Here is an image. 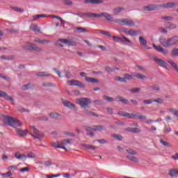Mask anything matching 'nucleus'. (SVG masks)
I'll return each mask as SVG.
<instances>
[{"label":"nucleus","mask_w":178,"mask_h":178,"mask_svg":"<svg viewBox=\"0 0 178 178\" xmlns=\"http://www.w3.org/2000/svg\"><path fill=\"white\" fill-rule=\"evenodd\" d=\"M153 102H154V100L152 101V99H147V100L143 101V103L145 105H151V104H152Z\"/></svg>","instance_id":"obj_56"},{"label":"nucleus","mask_w":178,"mask_h":178,"mask_svg":"<svg viewBox=\"0 0 178 178\" xmlns=\"http://www.w3.org/2000/svg\"><path fill=\"white\" fill-rule=\"evenodd\" d=\"M22 48L24 49H26L27 51H35L36 52H42V49L37 47V45L33 43H25L24 45H22Z\"/></svg>","instance_id":"obj_5"},{"label":"nucleus","mask_w":178,"mask_h":178,"mask_svg":"<svg viewBox=\"0 0 178 178\" xmlns=\"http://www.w3.org/2000/svg\"><path fill=\"white\" fill-rule=\"evenodd\" d=\"M15 131H16L17 134L18 136H19V137H24V136H27V133H29V131H27V129H25L23 131L19 128H16Z\"/></svg>","instance_id":"obj_18"},{"label":"nucleus","mask_w":178,"mask_h":178,"mask_svg":"<svg viewBox=\"0 0 178 178\" xmlns=\"http://www.w3.org/2000/svg\"><path fill=\"white\" fill-rule=\"evenodd\" d=\"M115 23L120 24V26H127L128 27H134L136 26L134 21L127 18L115 19Z\"/></svg>","instance_id":"obj_4"},{"label":"nucleus","mask_w":178,"mask_h":178,"mask_svg":"<svg viewBox=\"0 0 178 178\" xmlns=\"http://www.w3.org/2000/svg\"><path fill=\"white\" fill-rule=\"evenodd\" d=\"M15 156L16 159H19L20 161H22V162L26 161L27 159V156H26V154H22L19 152H15Z\"/></svg>","instance_id":"obj_16"},{"label":"nucleus","mask_w":178,"mask_h":178,"mask_svg":"<svg viewBox=\"0 0 178 178\" xmlns=\"http://www.w3.org/2000/svg\"><path fill=\"white\" fill-rule=\"evenodd\" d=\"M160 8H163L164 9H167L168 8H175V3L168 2L164 4L160 5Z\"/></svg>","instance_id":"obj_23"},{"label":"nucleus","mask_w":178,"mask_h":178,"mask_svg":"<svg viewBox=\"0 0 178 178\" xmlns=\"http://www.w3.org/2000/svg\"><path fill=\"white\" fill-rule=\"evenodd\" d=\"M30 129L33 132V134H31L32 137L38 140H40V138H44V136H45L44 133L40 131L38 129H37V128H35V127L31 126Z\"/></svg>","instance_id":"obj_6"},{"label":"nucleus","mask_w":178,"mask_h":178,"mask_svg":"<svg viewBox=\"0 0 178 178\" xmlns=\"http://www.w3.org/2000/svg\"><path fill=\"white\" fill-rule=\"evenodd\" d=\"M39 44H49V40H40V41L39 42Z\"/></svg>","instance_id":"obj_64"},{"label":"nucleus","mask_w":178,"mask_h":178,"mask_svg":"<svg viewBox=\"0 0 178 178\" xmlns=\"http://www.w3.org/2000/svg\"><path fill=\"white\" fill-rule=\"evenodd\" d=\"M84 3H91L92 5H98L104 3V0H85Z\"/></svg>","instance_id":"obj_19"},{"label":"nucleus","mask_w":178,"mask_h":178,"mask_svg":"<svg viewBox=\"0 0 178 178\" xmlns=\"http://www.w3.org/2000/svg\"><path fill=\"white\" fill-rule=\"evenodd\" d=\"M19 170L21 173H24V172H29L30 170V168L29 167L22 168Z\"/></svg>","instance_id":"obj_55"},{"label":"nucleus","mask_w":178,"mask_h":178,"mask_svg":"<svg viewBox=\"0 0 178 178\" xmlns=\"http://www.w3.org/2000/svg\"><path fill=\"white\" fill-rule=\"evenodd\" d=\"M134 77H136V79H139L140 80H145V79H147V76L140 73H135Z\"/></svg>","instance_id":"obj_30"},{"label":"nucleus","mask_w":178,"mask_h":178,"mask_svg":"<svg viewBox=\"0 0 178 178\" xmlns=\"http://www.w3.org/2000/svg\"><path fill=\"white\" fill-rule=\"evenodd\" d=\"M172 54L174 56H178V49H172Z\"/></svg>","instance_id":"obj_57"},{"label":"nucleus","mask_w":178,"mask_h":178,"mask_svg":"<svg viewBox=\"0 0 178 178\" xmlns=\"http://www.w3.org/2000/svg\"><path fill=\"white\" fill-rule=\"evenodd\" d=\"M113 41H115V42H120V41H121L122 42H123L124 40H122V38L118 37V36H111Z\"/></svg>","instance_id":"obj_46"},{"label":"nucleus","mask_w":178,"mask_h":178,"mask_svg":"<svg viewBox=\"0 0 178 178\" xmlns=\"http://www.w3.org/2000/svg\"><path fill=\"white\" fill-rule=\"evenodd\" d=\"M176 24L172 23H168L167 29H176Z\"/></svg>","instance_id":"obj_51"},{"label":"nucleus","mask_w":178,"mask_h":178,"mask_svg":"<svg viewBox=\"0 0 178 178\" xmlns=\"http://www.w3.org/2000/svg\"><path fill=\"white\" fill-rule=\"evenodd\" d=\"M49 116L52 119H60V118H62V115L60 114L55 112L50 113L49 114Z\"/></svg>","instance_id":"obj_26"},{"label":"nucleus","mask_w":178,"mask_h":178,"mask_svg":"<svg viewBox=\"0 0 178 178\" xmlns=\"http://www.w3.org/2000/svg\"><path fill=\"white\" fill-rule=\"evenodd\" d=\"M129 119H136V120H145L147 116L143 115L140 113H129Z\"/></svg>","instance_id":"obj_9"},{"label":"nucleus","mask_w":178,"mask_h":178,"mask_svg":"<svg viewBox=\"0 0 178 178\" xmlns=\"http://www.w3.org/2000/svg\"><path fill=\"white\" fill-rule=\"evenodd\" d=\"M153 102H156L157 104H163V100L162 99V98H156L155 99L153 100Z\"/></svg>","instance_id":"obj_53"},{"label":"nucleus","mask_w":178,"mask_h":178,"mask_svg":"<svg viewBox=\"0 0 178 178\" xmlns=\"http://www.w3.org/2000/svg\"><path fill=\"white\" fill-rule=\"evenodd\" d=\"M75 33H87L88 31V30H87L86 28H83V27H76L74 29Z\"/></svg>","instance_id":"obj_27"},{"label":"nucleus","mask_w":178,"mask_h":178,"mask_svg":"<svg viewBox=\"0 0 178 178\" xmlns=\"http://www.w3.org/2000/svg\"><path fill=\"white\" fill-rule=\"evenodd\" d=\"M80 76H81V77H85V80L87 83H92L93 84L95 83H99V80L94 77L87 76V74L84 72H80Z\"/></svg>","instance_id":"obj_8"},{"label":"nucleus","mask_w":178,"mask_h":178,"mask_svg":"<svg viewBox=\"0 0 178 178\" xmlns=\"http://www.w3.org/2000/svg\"><path fill=\"white\" fill-rule=\"evenodd\" d=\"M139 42L142 47H145V45H147V40L143 36L139 37Z\"/></svg>","instance_id":"obj_32"},{"label":"nucleus","mask_w":178,"mask_h":178,"mask_svg":"<svg viewBox=\"0 0 178 178\" xmlns=\"http://www.w3.org/2000/svg\"><path fill=\"white\" fill-rule=\"evenodd\" d=\"M161 19H163V20H168V22H170V21L173 20V17L165 16V17H162Z\"/></svg>","instance_id":"obj_54"},{"label":"nucleus","mask_w":178,"mask_h":178,"mask_svg":"<svg viewBox=\"0 0 178 178\" xmlns=\"http://www.w3.org/2000/svg\"><path fill=\"white\" fill-rule=\"evenodd\" d=\"M103 99H105V101H107L108 102H113V101H115V99H113V97H111L107 95H104Z\"/></svg>","instance_id":"obj_41"},{"label":"nucleus","mask_w":178,"mask_h":178,"mask_svg":"<svg viewBox=\"0 0 178 178\" xmlns=\"http://www.w3.org/2000/svg\"><path fill=\"white\" fill-rule=\"evenodd\" d=\"M43 87H55V85L51 82H45L42 84Z\"/></svg>","instance_id":"obj_48"},{"label":"nucleus","mask_w":178,"mask_h":178,"mask_svg":"<svg viewBox=\"0 0 178 178\" xmlns=\"http://www.w3.org/2000/svg\"><path fill=\"white\" fill-rule=\"evenodd\" d=\"M129 91L132 94H136V92H140V91H141V88H133L130 89Z\"/></svg>","instance_id":"obj_44"},{"label":"nucleus","mask_w":178,"mask_h":178,"mask_svg":"<svg viewBox=\"0 0 178 178\" xmlns=\"http://www.w3.org/2000/svg\"><path fill=\"white\" fill-rule=\"evenodd\" d=\"M39 120H41L42 122H48V117L42 116L40 117Z\"/></svg>","instance_id":"obj_63"},{"label":"nucleus","mask_w":178,"mask_h":178,"mask_svg":"<svg viewBox=\"0 0 178 178\" xmlns=\"http://www.w3.org/2000/svg\"><path fill=\"white\" fill-rule=\"evenodd\" d=\"M75 102L77 105H80L82 109H88L90 104H91L90 99L86 97L78 98L76 99Z\"/></svg>","instance_id":"obj_3"},{"label":"nucleus","mask_w":178,"mask_h":178,"mask_svg":"<svg viewBox=\"0 0 178 178\" xmlns=\"http://www.w3.org/2000/svg\"><path fill=\"white\" fill-rule=\"evenodd\" d=\"M172 132V128L169 125H164V129H163V133L165 134H169V133Z\"/></svg>","instance_id":"obj_31"},{"label":"nucleus","mask_w":178,"mask_h":178,"mask_svg":"<svg viewBox=\"0 0 178 178\" xmlns=\"http://www.w3.org/2000/svg\"><path fill=\"white\" fill-rule=\"evenodd\" d=\"M153 47L156 49V51H158V52L163 54V55H168V49H165L161 46H156L155 44H153Z\"/></svg>","instance_id":"obj_17"},{"label":"nucleus","mask_w":178,"mask_h":178,"mask_svg":"<svg viewBox=\"0 0 178 178\" xmlns=\"http://www.w3.org/2000/svg\"><path fill=\"white\" fill-rule=\"evenodd\" d=\"M159 42L165 48H169L170 47H173V45H176L177 44L178 36H172L168 40L163 38H160Z\"/></svg>","instance_id":"obj_1"},{"label":"nucleus","mask_w":178,"mask_h":178,"mask_svg":"<svg viewBox=\"0 0 178 178\" xmlns=\"http://www.w3.org/2000/svg\"><path fill=\"white\" fill-rule=\"evenodd\" d=\"M159 31H160V33H163V34H166V33H168V30L162 27L159 28Z\"/></svg>","instance_id":"obj_62"},{"label":"nucleus","mask_w":178,"mask_h":178,"mask_svg":"<svg viewBox=\"0 0 178 178\" xmlns=\"http://www.w3.org/2000/svg\"><path fill=\"white\" fill-rule=\"evenodd\" d=\"M82 147L86 149H95L97 147L94 145L82 144Z\"/></svg>","instance_id":"obj_38"},{"label":"nucleus","mask_w":178,"mask_h":178,"mask_svg":"<svg viewBox=\"0 0 178 178\" xmlns=\"http://www.w3.org/2000/svg\"><path fill=\"white\" fill-rule=\"evenodd\" d=\"M122 10H124V8L116 7L113 9V13H115V15H118V13H120V12H122Z\"/></svg>","instance_id":"obj_35"},{"label":"nucleus","mask_w":178,"mask_h":178,"mask_svg":"<svg viewBox=\"0 0 178 178\" xmlns=\"http://www.w3.org/2000/svg\"><path fill=\"white\" fill-rule=\"evenodd\" d=\"M3 122L6 124L11 126L12 127H14V129H17V127H20V126L23 125V123L20 121L15 120L13 118L9 117L8 115L4 116Z\"/></svg>","instance_id":"obj_2"},{"label":"nucleus","mask_w":178,"mask_h":178,"mask_svg":"<svg viewBox=\"0 0 178 178\" xmlns=\"http://www.w3.org/2000/svg\"><path fill=\"white\" fill-rule=\"evenodd\" d=\"M118 115H119V116H122V118H128V119H130V113H127V112H118Z\"/></svg>","instance_id":"obj_33"},{"label":"nucleus","mask_w":178,"mask_h":178,"mask_svg":"<svg viewBox=\"0 0 178 178\" xmlns=\"http://www.w3.org/2000/svg\"><path fill=\"white\" fill-rule=\"evenodd\" d=\"M140 34H143L141 30L130 29L129 30L128 35H131V37H136L137 35H140Z\"/></svg>","instance_id":"obj_14"},{"label":"nucleus","mask_w":178,"mask_h":178,"mask_svg":"<svg viewBox=\"0 0 178 178\" xmlns=\"http://www.w3.org/2000/svg\"><path fill=\"white\" fill-rule=\"evenodd\" d=\"M168 112H170V113H172V115H173V116H175V118H177L178 119V110L175 108H169L168 109Z\"/></svg>","instance_id":"obj_24"},{"label":"nucleus","mask_w":178,"mask_h":178,"mask_svg":"<svg viewBox=\"0 0 178 178\" xmlns=\"http://www.w3.org/2000/svg\"><path fill=\"white\" fill-rule=\"evenodd\" d=\"M67 84L68 86H75L76 87H79L80 88H86V85H84V83H81L80 81H77V80H74V79L67 81Z\"/></svg>","instance_id":"obj_7"},{"label":"nucleus","mask_w":178,"mask_h":178,"mask_svg":"<svg viewBox=\"0 0 178 178\" xmlns=\"http://www.w3.org/2000/svg\"><path fill=\"white\" fill-rule=\"evenodd\" d=\"M0 97L1 98H4V99H6L7 101H10L12 105L15 104V100L13 99V97L9 96V95H8V93L6 92L0 90Z\"/></svg>","instance_id":"obj_12"},{"label":"nucleus","mask_w":178,"mask_h":178,"mask_svg":"<svg viewBox=\"0 0 178 178\" xmlns=\"http://www.w3.org/2000/svg\"><path fill=\"white\" fill-rule=\"evenodd\" d=\"M63 104L64 106H65V108H68V109H71L72 111L76 112L77 107H76V106L73 103H72L67 100H63Z\"/></svg>","instance_id":"obj_11"},{"label":"nucleus","mask_w":178,"mask_h":178,"mask_svg":"<svg viewBox=\"0 0 178 178\" xmlns=\"http://www.w3.org/2000/svg\"><path fill=\"white\" fill-rule=\"evenodd\" d=\"M127 158L131 161V162H135L136 163H138L139 161L137 157H134L133 156H127Z\"/></svg>","instance_id":"obj_40"},{"label":"nucleus","mask_w":178,"mask_h":178,"mask_svg":"<svg viewBox=\"0 0 178 178\" xmlns=\"http://www.w3.org/2000/svg\"><path fill=\"white\" fill-rule=\"evenodd\" d=\"M126 151L129 155H137V152L134 151V149H127Z\"/></svg>","instance_id":"obj_49"},{"label":"nucleus","mask_w":178,"mask_h":178,"mask_svg":"<svg viewBox=\"0 0 178 178\" xmlns=\"http://www.w3.org/2000/svg\"><path fill=\"white\" fill-rule=\"evenodd\" d=\"M106 128L102 125H97L93 127V131H105Z\"/></svg>","instance_id":"obj_22"},{"label":"nucleus","mask_w":178,"mask_h":178,"mask_svg":"<svg viewBox=\"0 0 178 178\" xmlns=\"http://www.w3.org/2000/svg\"><path fill=\"white\" fill-rule=\"evenodd\" d=\"M111 137L115 138V140H118V141H122V140H123V136H122V135L112 134Z\"/></svg>","instance_id":"obj_42"},{"label":"nucleus","mask_w":178,"mask_h":178,"mask_svg":"<svg viewBox=\"0 0 178 178\" xmlns=\"http://www.w3.org/2000/svg\"><path fill=\"white\" fill-rule=\"evenodd\" d=\"M117 101H119V102H122V104H124V105H129V100L126 99L124 97L122 96H117L116 97Z\"/></svg>","instance_id":"obj_20"},{"label":"nucleus","mask_w":178,"mask_h":178,"mask_svg":"<svg viewBox=\"0 0 178 178\" xmlns=\"http://www.w3.org/2000/svg\"><path fill=\"white\" fill-rule=\"evenodd\" d=\"M30 30H32V31H34L35 33H41V30H40L38 26L35 24H31L30 26Z\"/></svg>","instance_id":"obj_28"},{"label":"nucleus","mask_w":178,"mask_h":178,"mask_svg":"<svg viewBox=\"0 0 178 178\" xmlns=\"http://www.w3.org/2000/svg\"><path fill=\"white\" fill-rule=\"evenodd\" d=\"M79 16H81V17H83V16L84 17H95V13H81L79 14Z\"/></svg>","instance_id":"obj_21"},{"label":"nucleus","mask_w":178,"mask_h":178,"mask_svg":"<svg viewBox=\"0 0 178 178\" xmlns=\"http://www.w3.org/2000/svg\"><path fill=\"white\" fill-rule=\"evenodd\" d=\"M124 79L126 80V81H127V80H133V76L129 74H124Z\"/></svg>","instance_id":"obj_47"},{"label":"nucleus","mask_w":178,"mask_h":178,"mask_svg":"<svg viewBox=\"0 0 178 178\" xmlns=\"http://www.w3.org/2000/svg\"><path fill=\"white\" fill-rule=\"evenodd\" d=\"M160 143L162 145H163V147H170L169 143L163 140V139H160Z\"/></svg>","instance_id":"obj_50"},{"label":"nucleus","mask_w":178,"mask_h":178,"mask_svg":"<svg viewBox=\"0 0 178 178\" xmlns=\"http://www.w3.org/2000/svg\"><path fill=\"white\" fill-rule=\"evenodd\" d=\"M154 62L159 65L161 67H163L164 69H169V65L165 62V60L158 58L157 57H154Z\"/></svg>","instance_id":"obj_10"},{"label":"nucleus","mask_w":178,"mask_h":178,"mask_svg":"<svg viewBox=\"0 0 178 178\" xmlns=\"http://www.w3.org/2000/svg\"><path fill=\"white\" fill-rule=\"evenodd\" d=\"M51 145L52 147H54V148H62V149H65V151H66V147L60 145V143H54Z\"/></svg>","instance_id":"obj_36"},{"label":"nucleus","mask_w":178,"mask_h":178,"mask_svg":"<svg viewBox=\"0 0 178 178\" xmlns=\"http://www.w3.org/2000/svg\"><path fill=\"white\" fill-rule=\"evenodd\" d=\"M126 131H129V133H141V129L138 128L128 127L126 129Z\"/></svg>","instance_id":"obj_25"},{"label":"nucleus","mask_w":178,"mask_h":178,"mask_svg":"<svg viewBox=\"0 0 178 178\" xmlns=\"http://www.w3.org/2000/svg\"><path fill=\"white\" fill-rule=\"evenodd\" d=\"M167 62H168V63H170V65H171V66L173 67V69H175V70L177 71V72L178 73V67H177V64L176 63H175V62L170 60H167Z\"/></svg>","instance_id":"obj_34"},{"label":"nucleus","mask_w":178,"mask_h":178,"mask_svg":"<svg viewBox=\"0 0 178 178\" xmlns=\"http://www.w3.org/2000/svg\"><path fill=\"white\" fill-rule=\"evenodd\" d=\"M104 17L106 19L108 20V22H115V19H113V17H112V15H111V14L109 13H106Z\"/></svg>","instance_id":"obj_39"},{"label":"nucleus","mask_w":178,"mask_h":178,"mask_svg":"<svg viewBox=\"0 0 178 178\" xmlns=\"http://www.w3.org/2000/svg\"><path fill=\"white\" fill-rule=\"evenodd\" d=\"M11 9L15 10V12H19V13H23V10L19 7H11Z\"/></svg>","instance_id":"obj_52"},{"label":"nucleus","mask_w":178,"mask_h":178,"mask_svg":"<svg viewBox=\"0 0 178 178\" xmlns=\"http://www.w3.org/2000/svg\"><path fill=\"white\" fill-rule=\"evenodd\" d=\"M105 15H106L105 13H102L100 14L95 13V17H98V18L104 17Z\"/></svg>","instance_id":"obj_61"},{"label":"nucleus","mask_w":178,"mask_h":178,"mask_svg":"<svg viewBox=\"0 0 178 178\" xmlns=\"http://www.w3.org/2000/svg\"><path fill=\"white\" fill-rule=\"evenodd\" d=\"M36 76H39L40 77H48L49 76V74L45 72H40L36 73Z\"/></svg>","instance_id":"obj_37"},{"label":"nucleus","mask_w":178,"mask_h":178,"mask_svg":"<svg viewBox=\"0 0 178 178\" xmlns=\"http://www.w3.org/2000/svg\"><path fill=\"white\" fill-rule=\"evenodd\" d=\"M1 60H12L13 59V57L12 56H2L1 57Z\"/></svg>","instance_id":"obj_45"},{"label":"nucleus","mask_w":178,"mask_h":178,"mask_svg":"<svg viewBox=\"0 0 178 178\" xmlns=\"http://www.w3.org/2000/svg\"><path fill=\"white\" fill-rule=\"evenodd\" d=\"M159 8H161L160 5L151 4L147 6H144L143 9L146 10V12H151L152 10H156V9H159Z\"/></svg>","instance_id":"obj_13"},{"label":"nucleus","mask_w":178,"mask_h":178,"mask_svg":"<svg viewBox=\"0 0 178 178\" xmlns=\"http://www.w3.org/2000/svg\"><path fill=\"white\" fill-rule=\"evenodd\" d=\"M63 3H64V5L69 6V5H72L73 2L72 1H70V0H64L63 1Z\"/></svg>","instance_id":"obj_58"},{"label":"nucleus","mask_w":178,"mask_h":178,"mask_svg":"<svg viewBox=\"0 0 178 178\" xmlns=\"http://www.w3.org/2000/svg\"><path fill=\"white\" fill-rule=\"evenodd\" d=\"M106 70L108 73H112L115 72V69L111 68V67H106Z\"/></svg>","instance_id":"obj_59"},{"label":"nucleus","mask_w":178,"mask_h":178,"mask_svg":"<svg viewBox=\"0 0 178 178\" xmlns=\"http://www.w3.org/2000/svg\"><path fill=\"white\" fill-rule=\"evenodd\" d=\"M71 141H72V140H70V139H63V140H61L60 142V145H61V147H66V145H67V144H70Z\"/></svg>","instance_id":"obj_29"},{"label":"nucleus","mask_w":178,"mask_h":178,"mask_svg":"<svg viewBox=\"0 0 178 178\" xmlns=\"http://www.w3.org/2000/svg\"><path fill=\"white\" fill-rule=\"evenodd\" d=\"M114 79L115 81H120V83H127V81L124 80V77L122 78L120 76H115Z\"/></svg>","instance_id":"obj_43"},{"label":"nucleus","mask_w":178,"mask_h":178,"mask_svg":"<svg viewBox=\"0 0 178 178\" xmlns=\"http://www.w3.org/2000/svg\"><path fill=\"white\" fill-rule=\"evenodd\" d=\"M58 42H62V44H65V45L72 46V45H76L74 42H72L69 39H65V38H59L58 40Z\"/></svg>","instance_id":"obj_15"},{"label":"nucleus","mask_w":178,"mask_h":178,"mask_svg":"<svg viewBox=\"0 0 178 178\" xmlns=\"http://www.w3.org/2000/svg\"><path fill=\"white\" fill-rule=\"evenodd\" d=\"M65 136H70V137H76V135L72 132H64Z\"/></svg>","instance_id":"obj_60"}]
</instances>
